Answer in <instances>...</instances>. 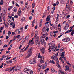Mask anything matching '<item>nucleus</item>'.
Listing matches in <instances>:
<instances>
[{"mask_svg":"<svg viewBox=\"0 0 74 74\" xmlns=\"http://www.w3.org/2000/svg\"><path fill=\"white\" fill-rule=\"evenodd\" d=\"M34 12V9H32L31 11V12L32 14H33Z\"/></svg>","mask_w":74,"mask_h":74,"instance_id":"obj_45","label":"nucleus"},{"mask_svg":"<svg viewBox=\"0 0 74 74\" xmlns=\"http://www.w3.org/2000/svg\"><path fill=\"white\" fill-rule=\"evenodd\" d=\"M10 51H7L6 52V54H7V53H10Z\"/></svg>","mask_w":74,"mask_h":74,"instance_id":"obj_59","label":"nucleus"},{"mask_svg":"<svg viewBox=\"0 0 74 74\" xmlns=\"http://www.w3.org/2000/svg\"><path fill=\"white\" fill-rule=\"evenodd\" d=\"M51 70L53 73H54L55 72V69L53 68H51Z\"/></svg>","mask_w":74,"mask_h":74,"instance_id":"obj_15","label":"nucleus"},{"mask_svg":"<svg viewBox=\"0 0 74 74\" xmlns=\"http://www.w3.org/2000/svg\"><path fill=\"white\" fill-rule=\"evenodd\" d=\"M40 70H41V68H38L37 72H38V73H39L40 71Z\"/></svg>","mask_w":74,"mask_h":74,"instance_id":"obj_32","label":"nucleus"},{"mask_svg":"<svg viewBox=\"0 0 74 74\" xmlns=\"http://www.w3.org/2000/svg\"><path fill=\"white\" fill-rule=\"evenodd\" d=\"M37 34H38V31H36L35 32V37H36L37 36Z\"/></svg>","mask_w":74,"mask_h":74,"instance_id":"obj_11","label":"nucleus"},{"mask_svg":"<svg viewBox=\"0 0 74 74\" xmlns=\"http://www.w3.org/2000/svg\"><path fill=\"white\" fill-rule=\"evenodd\" d=\"M15 23V21H13V22H11L10 24V26H11V25H12L14 23Z\"/></svg>","mask_w":74,"mask_h":74,"instance_id":"obj_31","label":"nucleus"},{"mask_svg":"<svg viewBox=\"0 0 74 74\" xmlns=\"http://www.w3.org/2000/svg\"><path fill=\"white\" fill-rule=\"evenodd\" d=\"M49 52H51V46L49 45Z\"/></svg>","mask_w":74,"mask_h":74,"instance_id":"obj_20","label":"nucleus"},{"mask_svg":"<svg viewBox=\"0 0 74 74\" xmlns=\"http://www.w3.org/2000/svg\"><path fill=\"white\" fill-rule=\"evenodd\" d=\"M35 44L38 45V47H40V41H39V37H37L35 38Z\"/></svg>","mask_w":74,"mask_h":74,"instance_id":"obj_1","label":"nucleus"},{"mask_svg":"<svg viewBox=\"0 0 74 74\" xmlns=\"http://www.w3.org/2000/svg\"><path fill=\"white\" fill-rule=\"evenodd\" d=\"M67 3L66 4V5H67V6H69V1H67Z\"/></svg>","mask_w":74,"mask_h":74,"instance_id":"obj_48","label":"nucleus"},{"mask_svg":"<svg viewBox=\"0 0 74 74\" xmlns=\"http://www.w3.org/2000/svg\"><path fill=\"white\" fill-rule=\"evenodd\" d=\"M59 4V1H57L56 2V4L57 5H58Z\"/></svg>","mask_w":74,"mask_h":74,"instance_id":"obj_51","label":"nucleus"},{"mask_svg":"<svg viewBox=\"0 0 74 74\" xmlns=\"http://www.w3.org/2000/svg\"><path fill=\"white\" fill-rule=\"evenodd\" d=\"M64 49V48H63V47L61 48L60 49V52H62Z\"/></svg>","mask_w":74,"mask_h":74,"instance_id":"obj_25","label":"nucleus"},{"mask_svg":"<svg viewBox=\"0 0 74 74\" xmlns=\"http://www.w3.org/2000/svg\"><path fill=\"white\" fill-rule=\"evenodd\" d=\"M64 1L63 0H62L61 2V3H62V4H64Z\"/></svg>","mask_w":74,"mask_h":74,"instance_id":"obj_60","label":"nucleus"},{"mask_svg":"<svg viewBox=\"0 0 74 74\" xmlns=\"http://www.w3.org/2000/svg\"><path fill=\"white\" fill-rule=\"evenodd\" d=\"M69 27V24H67L64 27V30H67V29H68Z\"/></svg>","mask_w":74,"mask_h":74,"instance_id":"obj_7","label":"nucleus"},{"mask_svg":"<svg viewBox=\"0 0 74 74\" xmlns=\"http://www.w3.org/2000/svg\"><path fill=\"white\" fill-rule=\"evenodd\" d=\"M51 63L53 64H55V62L53 61V60H52L51 61Z\"/></svg>","mask_w":74,"mask_h":74,"instance_id":"obj_58","label":"nucleus"},{"mask_svg":"<svg viewBox=\"0 0 74 74\" xmlns=\"http://www.w3.org/2000/svg\"><path fill=\"white\" fill-rule=\"evenodd\" d=\"M12 16H8V18H9V19H11V18H12Z\"/></svg>","mask_w":74,"mask_h":74,"instance_id":"obj_54","label":"nucleus"},{"mask_svg":"<svg viewBox=\"0 0 74 74\" xmlns=\"http://www.w3.org/2000/svg\"><path fill=\"white\" fill-rule=\"evenodd\" d=\"M70 15H68L66 17V19H67L68 18H69V17H70Z\"/></svg>","mask_w":74,"mask_h":74,"instance_id":"obj_38","label":"nucleus"},{"mask_svg":"<svg viewBox=\"0 0 74 74\" xmlns=\"http://www.w3.org/2000/svg\"><path fill=\"white\" fill-rule=\"evenodd\" d=\"M54 58V60H55V59H57V56H56V54L55 56H53Z\"/></svg>","mask_w":74,"mask_h":74,"instance_id":"obj_29","label":"nucleus"},{"mask_svg":"<svg viewBox=\"0 0 74 74\" xmlns=\"http://www.w3.org/2000/svg\"><path fill=\"white\" fill-rule=\"evenodd\" d=\"M69 8V6L67 5L66 6V11H68Z\"/></svg>","mask_w":74,"mask_h":74,"instance_id":"obj_24","label":"nucleus"},{"mask_svg":"<svg viewBox=\"0 0 74 74\" xmlns=\"http://www.w3.org/2000/svg\"><path fill=\"white\" fill-rule=\"evenodd\" d=\"M49 25L47 24L46 25V27L47 28H48V27H49Z\"/></svg>","mask_w":74,"mask_h":74,"instance_id":"obj_46","label":"nucleus"},{"mask_svg":"<svg viewBox=\"0 0 74 74\" xmlns=\"http://www.w3.org/2000/svg\"><path fill=\"white\" fill-rule=\"evenodd\" d=\"M44 56H42L41 58V60H40V62L41 63H44Z\"/></svg>","mask_w":74,"mask_h":74,"instance_id":"obj_8","label":"nucleus"},{"mask_svg":"<svg viewBox=\"0 0 74 74\" xmlns=\"http://www.w3.org/2000/svg\"><path fill=\"white\" fill-rule=\"evenodd\" d=\"M29 38V36H26V37L25 38L27 40Z\"/></svg>","mask_w":74,"mask_h":74,"instance_id":"obj_30","label":"nucleus"},{"mask_svg":"<svg viewBox=\"0 0 74 74\" xmlns=\"http://www.w3.org/2000/svg\"><path fill=\"white\" fill-rule=\"evenodd\" d=\"M14 17L15 18L17 19V18H18V15H16L14 16Z\"/></svg>","mask_w":74,"mask_h":74,"instance_id":"obj_36","label":"nucleus"},{"mask_svg":"<svg viewBox=\"0 0 74 74\" xmlns=\"http://www.w3.org/2000/svg\"><path fill=\"white\" fill-rule=\"evenodd\" d=\"M13 11L14 12H16V11H17V9H15L14 10H13Z\"/></svg>","mask_w":74,"mask_h":74,"instance_id":"obj_56","label":"nucleus"},{"mask_svg":"<svg viewBox=\"0 0 74 74\" xmlns=\"http://www.w3.org/2000/svg\"><path fill=\"white\" fill-rule=\"evenodd\" d=\"M12 27L13 29L15 28V24H14L13 25H12Z\"/></svg>","mask_w":74,"mask_h":74,"instance_id":"obj_39","label":"nucleus"},{"mask_svg":"<svg viewBox=\"0 0 74 74\" xmlns=\"http://www.w3.org/2000/svg\"><path fill=\"white\" fill-rule=\"evenodd\" d=\"M70 39L69 38H65V42H67L68 41H70Z\"/></svg>","mask_w":74,"mask_h":74,"instance_id":"obj_10","label":"nucleus"},{"mask_svg":"<svg viewBox=\"0 0 74 74\" xmlns=\"http://www.w3.org/2000/svg\"><path fill=\"white\" fill-rule=\"evenodd\" d=\"M42 37L41 38H45V34H43V35L41 36Z\"/></svg>","mask_w":74,"mask_h":74,"instance_id":"obj_23","label":"nucleus"},{"mask_svg":"<svg viewBox=\"0 0 74 74\" xmlns=\"http://www.w3.org/2000/svg\"><path fill=\"white\" fill-rule=\"evenodd\" d=\"M25 18L23 17L21 19V20L23 21H25Z\"/></svg>","mask_w":74,"mask_h":74,"instance_id":"obj_49","label":"nucleus"},{"mask_svg":"<svg viewBox=\"0 0 74 74\" xmlns=\"http://www.w3.org/2000/svg\"><path fill=\"white\" fill-rule=\"evenodd\" d=\"M45 51V48L44 47H42L40 51L42 53H44V51Z\"/></svg>","mask_w":74,"mask_h":74,"instance_id":"obj_6","label":"nucleus"},{"mask_svg":"<svg viewBox=\"0 0 74 74\" xmlns=\"http://www.w3.org/2000/svg\"><path fill=\"white\" fill-rule=\"evenodd\" d=\"M74 34V29H73L72 30V32L71 33V36H73V34Z\"/></svg>","mask_w":74,"mask_h":74,"instance_id":"obj_18","label":"nucleus"},{"mask_svg":"<svg viewBox=\"0 0 74 74\" xmlns=\"http://www.w3.org/2000/svg\"><path fill=\"white\" fill-rule=\"evenodd\" d=\"M31 43V44H33L34 43L33 42H30V41H29V42L28 44V45L27 46V47H29V46L30 45V44Z\"/></svg>","mask_w":74,"mask_h":74,"instance_id":"obj_13","label":"nucleus"},{"mask_svg":"<svg viewBox=\"0 0 74 74\" xmlns=\"http://www.w3.org/2000/svg\"><path fill=\"white\" fill-rule=\"evenodd\" d=\"M20 30L21 32H23V27H21L20 28Z\"/></svg>","mask_w":74,"mask_h":74,"instance_id":"obj_27","label":"nucleus"},{"mask_svg":"<svg viewBox=\"0 0 74 74\" xmlns=\"http://www.w3.org/2000/svg\"><path fill=\"white\" fill-rule=\"evenodd\" d=\"M17 70H20L21 69V68L19 66H17L16 67Z\"/></svg>","mask_w":74,"mask_h":74,"instance_id":"obj_28","label":"nucleus"},{"mask_svg":"<svg viewBox=\"0 0 74 74\" xmlns=\"http://www.w3.org/2000/svg\"><path fill=\"white\" fill-rule=\"evenodd\" d=\"M61 57L62 58H64V55L61 54Z\"/></svg>","mask_w":74,"mask_h":74,"instance_id":"obj_42","label":"nucleus"},{"mask_svg":"<svg viewBox=\"0 0 74 74\" xmlns=\"http://www.w3.org/2000/svg\"><path fill=\"white\" fill-rule=\"evenodd\" d=\"M27 40L25 38H24L23 39V40H22V41L23 42H26V41H27Z\"/></svg>","mask_w":74,"mask_h":74,"instance_id":"obj_26","label":"nucleus"},{"mask_svg":"<svg viewBox=\"0 0 74 74\" xmlns=\"http://www.w3.org/2000/svg\"><path fill=\"white\" fill-rule=\"evenodd\" d=\"M18 15L19 16H20L21 15V11H19V10L18 11Z\"/></svg>","mask_w":74,"mask_h":74,"instance_id":"obj_22","label":"nucleus"},{"mask_svg":"<svg viewBox=\"0 0 74 74\" xmlns=\"http://www.w3.org/2000/svg\"><path fill=\"white\" fill-rule=\"evenodd\" d=\"M42 23H39V27H41V26H42Z\"/></svg>","mask_w":74,"mask_h":74,"instance_id":"obj_37","label":"nucleus"},{"mask_svg":"<svg viewBox=\"0 0 74 74\" xmlns=\"http://www.w3.org/2000/svg\"><path fill=\"white\" fill-rule=\"evenodd\" d=\"M65 67L66 69V70H69V67L67 65H66L65 66Z\"/></svg>","mask_w":74,"mask_h":74,"instance_id":"obj_19","label":"nucleus"},{"mask_svg":"<svg viewBox=\"0 0 74 74\" xmlns=\"http://www.w3.org/2000/svg\"><path fill=\"white\" fill-rule=\"evenodd\" d=\"M29 63L30 64H34L36 63V60H31L29 62Z\"/></svg>","mask_w":74,"mask_h":74,"instance_id":"obj_5","label":"nucleus"},{"mask_svg":"<svg viewBox=\"0 0 74 74\" xmlns=\"http://www.w3.org/2000/svg\"><path fill=\"white\" fill-rule=\"evenodd\" d=\"M36 37H34V38H32V40H30L29 41L30 42H33V39H34V38L35 40V38H36Z\"/></svg>","mask_w":74,"mask_h":74,"instance_id":"obj_21","label":"nucleus"},{"mask_svg":"<svg viewBox=\"0 0 74 74\" xmlns=\"http://www.w3.org/2000/svg\"><path fill=\"white\" fill-rule=\"evenodd\" d=\"M24 71L26 72L28 74H32L33 73V71L29 69L25 68L24 69Z\"/></svg>","mask_w":74,"mask_h":74,"instance_id":"obj_2","label":"nucleus"},{"mask_svg":"<svg viewBox=\"0 0 74 74\" xmlns=\"http://www.w3.org/2000/svg\"><path fill=\"white\" fill-rule=\"evenodd\" d=\"M16 40V37L15 36L14 38H13V41H15Z\"/></svg>","mask_w":74,"mask_h":74,"instance_id":"obj_41","label":"nucleus"},{"mask_svg":"<svg viewBox=\"0 0 74 74\" xmlns=\"http://www.w3.org/2000/svg\"><path fill=\"white\" fill-rule=\"evenodd\" d=\"M59 71L61 73V74H65V73L63 71L61 70H59Z\"/></svg>","mask_w":74,"mask_h":74,"instance_id":"obj_17","label":"nucleus"},{"mask_svg":"<svg viewBox=\"0 0 74 74\" xmlns=\"http://www.w3.org/2000/svg\"><path fill=\"white\" fill-rule=\"evenodd\" d=\"M48 23H49V22L48 21H47L45 23V25H47V24H48Z\"/></svg>","mask_w":74,"mask_h":74,"instance_id":"obj_52","label":"nucleus"},{"mask_svg":"<svg viewBox=\"0 0 74 74\" xmlns=\"http://www.w3.org/2000/svg\"><path fill=\"white\" fill-rule=\"evenodd\" d=\"M42 30V31H43V33H47V32L45 31V27H44Z\"/></svg>","mask_w":74,"mask_h":74,"instance_id":"obj_12","label":"nucleus"},{"mask_svg":"<svg viewBox=\"0 0 74 74\" xmlns=\"http://www.w3.org/2000/svg\"><path fill=\"white\" fill-rule=\"evenodd\" d=\"M29 47H27H27L25 48V49L23 51V52H25V51Z\"/></svg>","mask_w":74,"mask_h":74,"instance_id":"obj_33","label":"nucleus"},{"mask_svg":"<svg viewBox=\"0 0 74 74\" xmlns=\"http://www.w3.org/2000/svg\"><path fill=\"white\" fill-rule=\"evenodd\" d=\"M32 51L31 50H29L28 51V52L29 53L25 57L26 59H27V58H29L30 57V56L32 55Z\"/></svg>","mask_w":74,"mask_h":74,"instance_id":"obj_3","label":"nucleus"},{"mask_svg":"<svg viewBox=\"0 0 74 74\" xmlns=\"http://www.w3.org/2000/svg\"><path fill=\"white\" fill-rule=\"evenodd\" d=\"M49 6H48L47 7V11H49Z\"/></svg>","mask_w":74,"mask_h":74,"instance_id":"obj_55","label":"nucleus"},{"mask_svg":"<svg viewBox=\"0 0 74 74\" xmlns=\"http://www.w3.org/2000/svg\"><path fill=\"white\" fill-rule=\"evenodd\" d=\"M58 31H53V33L54 34H55L56 33H58Z\"/></svg>","mask_w":74,"mask_h":74,"instance_id":"obj_53","label":"nucleus"},{"mask_svg":"<svg viewBox=\"0 0 74 74\" xmlns=\"http://www.w3.org/2000/svg\"><path fill=\"white\" fill-rule=\"evenodd\" d=\"M19 29H16V30L15 31V32H14V33H17L18 32V30H19Z\"/></svg>","mask_w":74,"mask_h":74,"instance_id":"obj_50","label":"nucleus"},{"mask_svg":"<svg viewBox=\"0 0 74 74\" xmlns=\"http://www.w3.org/2000/svg\"><path fill=\"white\" fill-rule=\"evenodd\" d=\"M12 21H15V19H14V17H12Z\"/></svg>","mask_w":74,"mask_h":74,"instance_id":"obj_57","label":"nucleus"},{"mask_svg":"<svg viewBox=\"0 0 74 74\" xmlns=\"http://www.w3.org/2000/svg\"><path fill=\"white\" fill-rule=\"evenodd\" d=\"M11 47H9L8 49V51H10V50H11Z\"/></svg>","mask_w":74,"mask_h":74,"instance_id":"obj_62","label":"nucleus"},{"mask_svg":"<svg viewBox=\"0 0 74 74\" xmlns=\"http://www.w3.org/2000/svg\"><path fill=\"white\" fill-rule=\"evenodd\" d=\"M35 19H34L33 21H32V27L34 26V23H35Z\"/></svg>","mask_w":74,"mask_h":74,"instance_id":"obj_16","label":"nucleus"},{"mask_svg":"<svg viewBox=\"0 0 74 74\" xmlns=\"http://www.w3.org/2000/svg\"><path fill=\"white\" fill-rule=\"evenodd\" d=\"M5 13L3 14V17H5Z\"/></svg>","mask_w":74,"mask_h":74,"instance_id":"obj_63","label":"nucleus"},{"mask_svg":"<svg viewBox=\"0 0 74 74\" xmlns=\"http://www.w3.org/2000/svg\"><path fill=\"white\" fill-rule=\"evenodd\" d=\"M29 50H31V51H33V47H32L30 48L29 49Z\"/></svg>","mask_w":74,"mask_h":74,"instance_id":"obj_64","label":"nucleus"},{"mask_svg":"<svg viewBox=\"0 0 74 74\" xmlns=\"http://www.w3.org/2000/svg\"><path fill=\"white\" fill-rule=\"evenodd\" d=\"M15 37H16V38H19V37H20V35H18L17 36H15Z\"/></svg>","mask_w":74,"mask_h":74,"instance_id":"obj_47","label":"nucleus"},{"mask_svg":"<svg viewBox=\"0 0 74 74\" xmlns=\"http://www.w3.org/2000/svg\"><path fill=\"white\" fill-rule=\"evenodd\" d=\"M0 51L1 52H3V51H4V49H1Z\"/></svg>","mask_w":74,"mask_h":74,"instance_id":"obj_61","label":"nucleus"},{"mask_svg":"<svg viewBox=\"0 0 74 74\" xmlns=\"http://www.w3.org/2000/svg\"><path fill=\"white\" fill-rule=\"evenodd\" d=\"M39 23H42V19H41L40 21V22Z\"/></svg>","mask_w":74,"mask_h":74,"instance_id":"obj_44","label":"nucleus"},{"mask_svg":"<svg viewBox=\"0 0 74 74\" xmlns=\"http://www.w3.org/2000/svg\"><path fill=\"white\" fill-rule=\"evenodd\" d=\"M29 47H27H27L25 48V49L23 51V52H25V51Z\"/></svg>","mask_w":74,"mask_h":74,"instance_id":"obj_34","label":"nucleus"},{"mask_svg":"<svg viewBox=\"0 0 74 74\" xmlns=\"http://www.w3.org/2000/svg\"><path fill=\"white\" fill-rule=\"evenodd\" d=\"M27 26H28V25H27L25 27V29H27Z\"/></svg>","mask_w":74,"mask_h":74,"instance_id":"obj_40","label":"nucleus"},{"mask_svg":"<svg viewBox=\"0 0 74 74\" xmlns=\"http://www.w3.org/2000/svg\"><path fill=\"white\" fill-rule=\"evenodd\" d=\"M40 42H41V44L45 46L46 45V43H45V41L44 40L43 38H41L40 39Z\"/></svg>","mask_w":74,"mask_h":74,"instance_id":"obj_4","label":"nucleus"},{"mask_svg":"<svg viewBox=\"0 0 74 74\" xmlns=\"http://www.w3.org/2000/svg\"><path fill=\"white\" fill-rule=\"evenodd\" d=\"M4 48H6V47H7V45H4L3 46Z\"/></svg>","mask_w":74,"mask_h":74,"instance_id":"obj_43","label":"nucleus"},{"mask_svg":"<svg viewBox=\"0 0 74 74\" xmlns=\"http://www.w3.org/2000/svg\"><path fill=\"white\" fill-rule=\"evenodd\" d=\"M50 20V18H46V21H49Z\"/></svg>","mask_w":74,"mask_h":74,"instance_id":"obj_35","label":"nucleus"},{"mask_svg":"<svg viewBox=\"0 0 74 74\" xmlns=\"http://www.w3.org/2000/svg\"><path fill=\"white\" fill-rule=\"evenodd\" d=\"M51 49H53L55 48V46L53 45V44L51 45Z\"/></svg>","mask_w":74,"mask_h":74,"instance_id":"obj_9","label":"nucleus"},{"mask_svg":"<svg viewBox=\"0 0 74 74\" xmlns=\"http://www.w3.org/2000/svg\"><path fill=\"white\" fill-rule=\"evenodd\" d=\"M55 60L56 62V64H59V60H58V58H57L56 59H55Z\"/></svg>","mask_w":74,"mask_h":74,"instance_id":"obj_14","label":"nucleus"}]
</instances>
